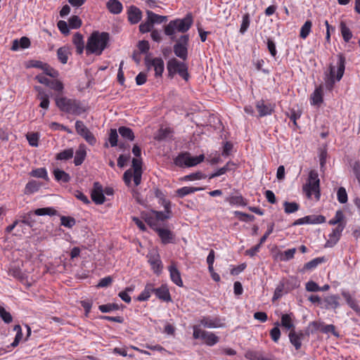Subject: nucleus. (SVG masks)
I'll return each instance as SVG.
<instances>
[{"label":"nucleus","instance_id":"nucleus-55","mask_svg":"<svg viewBox=\"0 0 360 360\" xmlns=\"http://www.w3.org/2000/svg\"><path fill=\"white\" fill-rule=\"evenodd\" d=\"M338 200L340 203H345L347 201V194L346 190L343 187L339 188L337 193Z\"/></svg>","mask_w":360,"mask_h":360},{"label":"nucleus","instance_id":"nucleus-43","mask_svg":"<svg viewBox=\"0 0 360 360\" xmlns=\"http://www.w3.org/2000/svg\"><path fill=\"white\" fill-rule=\"evenodd\" d=\"M43 66V72L45 75L50 76L52 78H57L59 76V72L58 70L53 69L52 67L46 65H41Z\"/></svg>","mask_w":360,"mask_h":360},{"label":"nucleus","instance_id":"nucleus-5","mask_svg":"<svg viewBox=\"0 0 360 360\" xmlns=\"http://www.w3.org/2000/svg\"><path fill=\"white\" fill-rule=\"evenodd\" d=\"M302 190L307 198L311 199L314 195L316 200L320 199V179L317 171L311 170L309 172L307 182L303 185Z\"/></svg>","mask_w":360,"mask_h":360},{"label":"nucleus","instance_id":"nucleus-45","mask_svg":"<svg viewBox=\"0 0 360 360\" xmlns=\"http://www.w3.org/2000/svg\"><path fill=\"white\" fill-rule=\"evenodd\" d=\"M245 357L249 360H262L263 355L260 352L249 350L246 352Z\"/></svg>","mask_w":360,"mask_h":360},{"label":"nucleus","instance_id":"nucleus-48","mask_svg":"<svg viewBox=\"0 0 360 360\" xmlns=\"http://www.w3.org/2000/svg\"><path fill=\"white\" fill-rule=\"evenodd\" d=\"M281 325L290 330L294 328L292 319L290 314H283L281 316Z\"/></svg>","mask_w":360,"mask_h":360},{"label":"nucleus","instance_id":"nucleus-4","mask_svg":"<svg viewBox=\"0 0 360 360\" xmlns=\"http://www.w3.org/2000/svg\"><path fill=\"white\" fill-rule=\"evenodd\" d=\"M56 104L60 110L68 114L79 115L85 111L84 107L79 101L67 97L56 98Z\"/></svg>","mask_w":360,"mask_h":360},{"label":"nucleus","instance_id":"nucleus-34","mask_svg":"<svg viewBox=\"0 0 360 360\" xmlns=\"http://www.w3.org/2000/svg\"><path fill=\"white\" fill-rule=\"evenodd\" d=\"M323 258H321V257H316L315 259H313L312 260L309 261V262L306 263L302 270V272H304L305 271H307V270H311V269H314L315 268H316V266L322 263L323 262Z\"/></svg>","mask_w":360,"mask_h":360},{"label":"nucleus","instance_id":"nucleus-63","mask_svg":"<svg viewBox=\"0 0 360 360\" xmlns=\"http://www.w3.org/2000/svg\"><path fill=\"white\" fill-rule=\"evenodd\" d=\"M58 27L59 30L64 34H68L69 33V25L65 21L60 20L58 22Z\"/></svg>","mask_w":360,"mask_h":360},{"label":"nucleus","instance_id":"nucleus-9","mask_svg":"<svg viewBox=\"0 0 360 360\" xmlns=\"http://www.w3.org/2000/svg\"><path fill=\"white\" fill-rule=\"evenodd\" d=\"M189 37L188 34L182 35L174 46V53L176 56L185 60L188 57V45Z\"/></svg>","mask_w":360,"mask_h":360},{"label":"nucleus","instance_id":"nucleus-10","mask_svg":"<svg viewBox=\"0 0 360 360\" xmlns=\"http://www.w3.org/2000/svg\"><path fill=\"white\" fill-rule=\"evenodd\" d=\"M199 323V327L203 326L207 328H219L225 327L224 319H221L219 316H203L200 319Z\"/></svg>","mask_w":360,"mask_h":360},{"label":"nucleus","instance_id":"nucleus-49","mask_svg":"<svg viewBox=\"0 0 360 360\" xmlns=\"http://www.w3.org/2000/svg\"><path fill=\"white\" fill-rule=\"evenodd\" d=\"M48 86L50 89L58 92L63 91L64 88L63 83L60 81L56 79V78H54V79L51 80Z\"/></svg>","mask_w":360,"mask_h":360},{"label":"nucleus","instance_id":"nucleus-35","mask_svg":"<svg viewBox=\"0 0 360 360\" xmlns=\"http://www.w3.org/2000/svg\"><path fill=\"white\" fill-rule=\"evenodd\" d=\"M312 22L311 20H307L301 27L300 36L302 39H306L311 32Z\"/></svg>","mask_w":360,"mask_h":360},{"label":"nucleus","instance_id":"nucleus-47","mask_svg":"<svg viewBox=\"0 0 360 360\" xmlns=\"http://www.w3.org/2000/svg\"><path fill=\"white\" fill-rule=\"evenodd\" d=\"M39 186L36 181H30L26 184L25 193H33L39 190Z\"/></svg>","mask_w":360,"mask_h":360},{"label":"nucleus","instance_id":"nucleus-29","mask_svg":"<svg viewBox=\"0 0 360 360\" xmlns=\"http://www.w3.org/2000/svg\"><path fill=\"white\" fill-rule=\"evenodd\" d=\"M202 190V188L198 187H190V186H184L180 188L176 191V194L179 198H184L186 195L193 193L196 191Z\"/></svg>","mask_w":360,"mask_h":360},{"label":"nucleus","instance_id":"nucleus-31","mask_svg":"<svg viewBox=\"0 0 360 360\" xmlns=\"http://www.w3.org/2000/svg\"><path fill=\"white\" fill-rule=\"evenodd\" d=\"M226 201L231 205L245 206L247 205L245 200L241 195L227 197Z\"/></svg>","mask_w":360,"mask_h":360},{"label":"nucleus","instance_id":"nucleus-32","mask_svg":"<svg viewBox=\"0 0 360 360\" xmlns=\"http://www.w3.org/2000/svg\"><path fill=\"white\" fill-rule=\"evenodd\" d=\"M118 132L120 136L128 141H133L134 139V134L133 131L127 127H120L118 129Z\"/></svg>","mask_w":360,"mask_h":360},{"label":"nucleus","instance_id":"nucleus-36","mask_svg":"<svg viewBox=\"0 0 360 360\" xmlns=\"http://www.w3.org/2000/svg\"><path fill=\"white\" fill-rule=\"evenodd\" d=\"M284 207V211L287 214H291L297 212L299 208L300 205L298 203L295 202H288L285 201L283 203Z\"/></svg>","mask_w":360,"mask_h":360},{"label":"nucleus","instance_id":"nucleus-8","mask_svg":"<svg viewBox=\"0 0 360 360\" xmlns=\"http://www.w3.org/2000/svg\"><path fill=\"white\" fill-rule=\"evenodd\" d=\"M193 337L194 339H202L208 346H214L216 345L219 338L214 333L205 330H202L198 326L193 327Z\"/></svg>","mask_w":360,"mask_h":360},{"label":"nucleus","instance_id":"nucleus-22","mask_svg":"<svg viewBox=\"0 0 360 360\" xmlns=\"http://www.w3.org/2000/svg\"><path fill=\"white\" fill-rule=\"evenodd\" d=\"M108 11L112 14H120L123 9L122 3L118 0H109L106 4Z\"/></svg>","mask_w":360,"mask_h":360},{"label":"nucleus","instance_id":"nucleus-23","mask_svg":"<svg viewBox=\"0 0 360 360\" xmlns=\"http://www.w3.org/2000/svg\"><path fill=\"white\" fill-rule=\"evenodd\" d=\"M53 174L55 179L60 184L68 183L71 179L69 174L58 168L54 169Z\"/></svg>","mask_w":360,"mask_h":360},{"label":"nucleus","instance_id":"nucleus-1","mask_svg":"<svg viewBox=\"0 0 360 360\" xmlns=\"http://www.w3.org/2000/svg\"><path fill=\"white\" fill-rule=\"evenodd\" d=\"M109 41V34L107 32H94L89 37L86 46L87 54L100 56L107 47Z\"/></svg>","mask_w":360,"mask_h":360},{"label":"nucleus","instance_id":"nucleus-41","mask_svg":"<svg viewBox=\"0 0 360 360\" xmlns=\"http://www.w3.org/2000/svg\"><path fill=\"white\" fill-rule=\"evenodd\" d=\"M342 36L346 42H348L352 37V33L344 22L340 23Z\"/></svg>","mask_w":360,"mask_h":360},{"label":"nucleus","instance_id":"nucleus-60","mask_svg":"<svg viewBox=\"0 0 360 360\" xmlns=\"http://www.w3.org/2000/svg\"><path fill=\"white\" fill-rule=\"evenodd\" d=\"M81 136L91 146H94L96 143L95 136L89 130L86 131V132L84 133Z\"/></svg>","mask_w":360,"mask_h":360},{"label":"nucleus","instance_id":"nucleus-13","mask_svg":"<svg viewBox=\"0 0 360 360\" xmlns=\"http://www.w3.org/2000/svg\"><path fill=\"white\" fill-rule=\"evenodd\" d=\"M345 227V224H340L333 229L332 233L328 235V239L325 245L326 248H332L339 241Z\"/></svg>","mask_w":360,"mask_h":360},{"label":"nucleus","instance_id":"nucleus-27","mask_svg":"<svg viewBox=\"0 0 360 360\" xmlns=\"http://www.w3.org/2000/svg\"><path fill=\"white\" fill-rule=\"evenodd\" d=\"M146 15L153 25L155 24H161L167 20V16L156 14L150 10L146 11Z\"/></svg>","mask_w":360,"mask_h":360},{"label":"nucleus","instance_id":"nucleus-16","mask_svg":"<svg viewBox=\"0 0 360 360\" xmlns=\"http://www.w3.org/2000/svg\"><path fill=\"white\" fill-rule=\"evenodd\" d=\"M255 106L259 112V117L270 115L274 111V105L266 104L262 100L257 101Z\"/></svg>","mask_w":360,"mask_h":360},{"label":"nucleus","instance_id":"nucleus-33","mask_svg":"<svg viewBox=\"0 0 360 360\" xmlns=\"http://www.w3.org/2000/svg\"><path fill=\"white\" fill-rule=\"evenodd\" d=\"M324 302L326 304L327 308H331L335 309L340 306L339 297L335 295L328 296L327 297L325 298Z\"/></svg>","mask_w":360,"mask_h":360},{"label":"nucleus","instance_id":"nucleus-21","mask_svg":"<svg viewBox=\"0 0 360 360\" xmlns=\"http://www.w3.org/2000/svg\"><path fill=\"white\" fill-rule=\"evenodd\" d=\"M86 156V146L84 144H80L78 149L76 150L74 159V163L76 166L81 165Z\"/></svg>","mask_w":360,"mask_h":360},{"label":"nucleus","instance_id":"nucleus-30","mask_svg":"<svg viewBox=\"0 0 360 360\" xmlns=\"http://www.w3.org/2000/svg\"><path fill=\"white\" fill-rule=\"evenodd\" d=\"M155 292V287L152 283H147L144 290L138 297V300L146 301L150 297L151 293Z\"/></svg>","mask_w":360,"mask_h":360},{"label":"nucleus","instance_id":"nucleus-54","mask_svg":"<svg viewBox=\"0 0 360 360\" xmlns=\"http://www.w3.org/2000/svg\"><path fill=\"white\" fill-rule=\"evenodd\" d=\"M0 317L2 320L6 323H9L12 321L13 317L10 312L7 311L3 307L0 306Z\"/></svg>","mask_w":360,"mask_h":360},{"label":"nucleus","instance_id":"nucleus-2","mask_svg":"<svg viewBox=\"0 0 360 360\" xmlns=\"http://www.w3.org/2000/svg\"><path fill=\"white\" fill-rule=\"evenodd\" d=\"M345 58L342 54L338 55L336 66L330 64L329 72L326 73L325 84L328 89L331 90L336 82H339L345 72Z\"/></svg>","mask_w":360,"mask_h":360},{"label":"nucleus","instance_id":"nucleus-3","mask_svg":"<svg viewBox=\"0 0 360 360\" xmlns=\"http://www.w3.org/2000/svg\"><path fill=\"white\" fill-rule=\"evenodd\" d=\"M193 25L192 15L188 13L184 18H176L171 20L165 26V34L169 37L172 40L175 39L176 32H186Z\"/></svg>","mask_w":360,"mask_h":360},{"label":"nucleus","instance_id":"nucleus-59","mask_svg":"<svg viewBox=\"0 0 360 360\" xmlns=\"http://www.w3.org/2000/svg\"><path fill=\"white\" fill-rule=\"evenodd\" d=\"M98 308L101 312L108 313V312L112 311L113 310L117 309L118 307L117 304H107L100 305Z\"/></svg>","mask_w":360,"mask_h":360},{"label":"nucleus","instance_id":"nucleus-39","mask_svg":"<svg viewBox=\"0 0 360 360\" xmlns=\"http://www.w3.org/2000/svg\"><path fill=\"white\" fill-rule=\"evenodd\" d=\"M306 224H321L326 221L322 215H309L304 217Z\"/></svg>","mask_w":360,"mask_h":360},{"label":"nucleus","instance_id":"nucleus-25","mask_svg":"<svg viewBox=\"0 0 360 360\" xmlns=\"http://www.w3.org/2000/svg\"><path fill=\"white\" fill-rule=\"evenodd\" d=\"M72 42L76 47L77 53L78 54H82L84 49L83 36L80 33L77 32L72 37Z\"/></svg>","mask_w":360,"mask_h":360},{"label":"nucleus","instance_id":"nucleus-6","mask_svg":"<svg viewBox=\"0 0 360 360\" xmlns=\"http://www.w3.org/2000/svg\"><path fill=\"white\" fill-rule=\"evenodd\" d=\"M169 77H173L175 74H179L184 80L188 81L189 74L186 63L173 58L169 60L167 64Z\"/></svg>","mask_w":360,"mask_h":360},{"label":"nucleus","instance_id":"nucleus-46","mask_svg":"<svg viewBox=\"0 0 360 360\" xmlns=\"http://www.w3.org/2000/svg\"><path fill=\"white\" fill-rule=\"evenodd\" d=\"M344 218H345V215H344V213L342 212V211L338 210L335 212V217L333 219H331L328 221V223L330 225H335V224L338 225L340 224H342V221H343Z\"/></svg>","mask_w":360,"mask_h":360},{"label":"nucleus","instance_id":"nucleus-38","mask_svg":"<svg viewBox=\"0 0 360 360\" xmlns=\"http://www.w3.org/2000/svg\"><path fill=\"white\" fill-rule=\"evenodd\" d=\"M153 24L150 21L149 18L147 16L146 20L142 22L139 25V31L141 33H147L151 32L153 27Z\"/></svg>","mask_w":360,"mask_h":360},{"label":"nucleus","instance_id":"nucleus-15","mask_svg":"<svg viewBox=\"0 0 360 360\" xmlns=\"http://www.w3.org/2000/svg\"><path fill=\"white\" fill-rule=\"evenodd\" d=\"M168 271L172 281L175 283L177 286H183V281L181 279V273L177 269L176 264L174 262H172L168 266Z\"/></svg>","mask_w":360,"mask_h":360},{"label":"nucleus","instance_id":"nucleus-24","mask_svg":"<svg viewBox=\"0 0 360 360\" xmlns=\"http://www.w3.org/2000/svg\"><path fill=\"white\" fill-rule=\"evenodd\" d=\"M342 295L350 308H352L356 313H360V307L356 300L352 297L349 292L343 291L342 292Z\"/></svg>","mask_w":360,"mask_h":360},{"label":"nucleus","instance_id":"nucleus-18","mask_svg":"<svg viewBox=\"0 0 360 360\" xmlns=\"http://www.w3.org/2000/svg\"><path fill=\"white\" fill-rule=\"evenodd\" d=\"M323 89L322 86L316 88L310 97V103L313 105H320L323 103Z\"/></svg>","mask_w":360,"mask_h":360},{"label":"nucleus","instance_id":"nucleus-64","mask_svg":"<svg viewBox=\"0 0 360 360\" xmlns=\"http://www.w3.org/2000/svg\"><path fill=\"white\" fill-rule=\"evenodd\" d=\"M353 172L360 184V162H355L352 166Z\"/></svg>","mask_w":360,"mask_h":360},{"label":"nucleus","instance_id":"nucleus-56","mask_svg":"<svg viewBox=\"0 0 360 360\" xmlns=\"http://www.w3.org/2000/svg\"><path fill=\"white\" fill-rule=\"evenodd\" d=\"M49 127L53 131L60 130V131H65L68 132V134L72 133V131L70 129H68L67 127H65L61 124H59L58 122H51L49 124Z\"/></svg>","mask_w":360,"mask_h":360},{"label":"nucleus","instance_id":"nucleus-17","mask_svg":"<svg viewBox=\"0 0 360 360\" xmlns=\"http://www.w3.org/2000/svg\"><path fill=\"white\" fill-rule=\"evenodd\" d=\"M127 15L128 20L130 23L136 24L141 20L142 18V13L139 8L131 6L127 11Z\"/></svg>","mask_w":360,"mask_h":360},{"label":"nucleus","instance_id":"nucleus-12","mask_svg":"<svg viewBox=\"0 0 360 360\" xmlns=\"http://www.w3.org/2000/svg\"><path fill=\"white\" fill-rule=\"evenodd\" d=\"M147 257L153 272L159 274L162 271V264L158 251L155 250H150L147 255Z\"/></svg>","mask_w":360,"mask_h":360},{"label":"nucleus","instance_id":"nucleus-58","mask_svg":"<svg viewBox=\"0 0 360 360\" xmlns=\"http://www.w3.org/2000/svg\"><path fill=\"white\" fill-rule=\"evenodd\" d=\"M27 139L29 144L34 147L38 146L39 135L36 133H32L27 135Z\"/></svg>","mask_w":360,"mask_h":360},{"label":"nucleus","instance_id":"nucleus-28","mask_svg":"<svg viewBox=\"0 0 360 360\" xmlns=\"http://www.w3.org/2000/svg\"><path fill=\"white\" fill-rule=\"evenodd\" d=\"M70 55V50L68 46L60 47L57 51L58 58L63 64L67 63Z\"/></svg>","mask_w":360,"mask_h":360},{"label":"nucleus","instance_id":"nucleus-52","mask_svg":"<svg viewBox=\"0 0 360 360\" xmlns=\"http://www.w3.org/2000/svg\"><path fill=\"white\" fill-rule=\"evenodd\" d=\"M60 222L61 225L68 228H72L76 224V221L73 217L65 216L60 217Z\"/></svg>","mask_w":360,"mask_h":360},{"label":"nucleus","instance_id":"nucleus-40","mask_svg":"<svg viewBox=\"0 0 360 360\" xmlns=\"http://www.w3.org/2000/svg\"><path fill=\"white\" fill-rule=\"evenodd\" d=\"M74 150L72 148L65 149L56 155V159L59 160H68L73 157Z\"/></svg>","mask_w":360,"mask_h":360},{"label":"nucleus","instance_id":"nucleus-19","mask_svg":"<svg viewBox=\"0 0 360 360\" xmlns=\"http://www.w3.org/2000/svg\"><path fill=\"white\" fill-rule=\"evenodd\" d=\"M158 298L165 302L171 301V296L169 289L166 285H161L160 288H155L154 292Z\"/></svg>","mask_w":360,"mask_h":360},{"label":"nucleus","instance_id":"nucleus-62","mask_svg":"<svg viewBox=\"0 0 360 360\" xmlns=\"http://www.w3.org/2000/svg\"><path fill=\"white\" fill-rule=\"evenodd\" d=\"M305 288L309 292H317L320 290L319 285L312 281H308L306 283Z\"/></svg>","mask_w":360,"mask_h":360},{"label":"nucleus","instance_id":"nucleus-61","mask_svg":"<svg viewBox=\"0 0 360 360\" xmlns=\"http://www.w3.org/2000/svg\"><path fill=\"white\" fill-rule=\"evenodd\" d=\"M75 129L77 134H79L80 136H82L84 133L86 132V131L89 130L87 127L84 125V122L80 120L76 121Z\"/></svg>","mask_w":360,"mask_h":360},{"label":"nucleus","instance_id":"nucleus-44","mask_svg":"<svg viewBox=\"0 0 360 360\" xmlns=\"http://www.w3.org/2000/svg\"><path fill=\"white\" fill-rule=\"evenodd\" d=\"M37 216H44V215H54L56 214V210L51 207H44V208H39L34 210V213Z\"/></svg>","mask_w":360,"mask_h":360},{"label":"nucleus","instance_id":"nucleus-57","mask_svg":"<svg viewBox=\"0 0 360 360\" xmlns=\"http://www.w3.org/2000/svg\"><path fill=\"white\" fill-rule=\"evenodd\" d=\"M266 45H267V49H268L270 54L273 57H275L276 56V54H277V51H276V47L275 42L273 41L272 39L268 38L267 39V41H266Z\"/></svg>","mask_w":360,"mask_h":360},{"label":"nucleus","instance_id":"nucleus-7","mask_svg":"<svg viewBox=\"0 0 360 360\" xmlns=\"http://www.w3.org/2000/svg\"><path fill=\"white\" fill-rule=\"evenodd\" d=\"M205 159L204 155L191 156L189 153L179 154L174 159V164L179 167H193L202 162Z\"/></svg>","mask_w":360,"mask_h":360},{"label":"nucleus","instance_id":"nucleus-37","mask_svg":"<svg viewBox=\"0 0 360 360\" xmlns=\"http://www.w3.org/2000/svg\"><path fill=\"white\" fill-rule=\"evenodd\" d=\"M250 14L249 13H245L243 15V18H242V22H241V24H240V33L241 34H244L249 26H250Z\"/></svg>","mask_w":360,"mask_h":360},{"label":"nucleus","instance_id":"nucleus-53","mask_svg":"<svg viewBox=\"0 0 360 360\" xmlns=\"http://www.w3.org/2000/svg\"><path fill=\"white\" fill-rule=\"evenodd\" d=\"M295 252V248L288 249L281 254L280 259L281 261H288L294 257Z\"/></svg>","mask_w":360,"mask_h":360},{"label":"nucleus","instance_id":"nucleus-42","mask_svg":"<svg viewBox=\"0 0 360 360\" xmlns=\"http://www.w3.org/2000/svg\"><path fill=\"white\" fill-rule=\"evenodd\" d=\"M30 175L34 177L44 179L45 180L48 179V174L45 168L35 169L31 172Z\"/></svg>","mask_w":360,"mask_h":360},{"label":"nucleus","instance_id":"nucleus-20","mask_svg":"<svg viewBox=\"0 0 360 360\" xmlns=\"http://www.w3.org/2000/svg\"><path fill=\"white\" fill-rule=\"evenodd\" d=\"M303 337L304 334L302 332L296 333L295 331L292 330L289 333L290 341L296 349H300L302 346V339Z\"/></svg>","mask_w":360,"mask_h":360},{"label":"nucleus","instance_id":"nucleus-26","mask_svg":"<svg viewBox=\"0 0 360 360\" xmlns=\"http://www.w3.org/2000/svg\"><path fill=\"white\" fill-rule=\"evenodd\" d=\"M156 231L163 243L167 244L172 242V233L169 230L167 229L158 228L156 229Z\"/></svg>","mask_w":360,"mask_h":360},{"label":"nucleus","instance_id":"nucleus-50","mask_svg":"<svg viewBox=\"0 0 360 360\" xmlns=\"http://www.w3.org/2000/svg\"><path fill=\"white\" fill-rule=\"evenodd\" d=\"M108 141L112 147L117 146L118 134L115 129H111L109 133Z\"/></svg>","mask_w":360,"mask_h":360},{"label":"nucleus","instance_id":"nucleus-14","mask_svg":"<svg viewBox=\"0 0 360 360\" xmlns=\"http://www.w3.org/2000/svg\"><path fill=\"white\" fill-rule=\"evenodd\" d=\"M91 197L96 205H101L105 202V198L103 194V188L99 182H94L91 193Z\"/></svg>","mask_w":360,"mask_h":360},{"label":"nucleus","instance_id":"nucleus-11","mask_svg":"<svg viewBox=\"0 0 360 360\" xmlns=\"http://www.w3.org/2000/svg\"><path fill=\"white\" fill-rule=\"evenodd\" d=\"M148 70L153 68L155 77H161L165 69L164 61L161 58H148L145 60Z\"/></svg>","mask_w":360,"mask_h":360},{"label":"nucleus","instance_id":"nucleus-51","mask_svg":"<svg viewBox=\"0 0 360 360\" xmlns=\"http://www.w3.org/2000/svg\"><path fill=\"white\" fill-rule=\"evenodd\" d=\"M68 25L72 29H77L81 26L82 20L78 16L72 15L68 20Z\"/></svg>","mask_w":360,"mask_h":360}]
</instances>
